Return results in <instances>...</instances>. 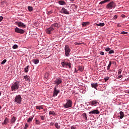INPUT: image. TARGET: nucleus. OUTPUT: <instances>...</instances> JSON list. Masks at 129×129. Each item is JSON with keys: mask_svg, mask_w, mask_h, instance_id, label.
<instances>
[{"mask_svg": "<svg viewBox=\"0 0 129 129\" xmlns=\"http://www.w3.org/2000/svg\"><path fill=\"white\" fill-rule=\"evenodd\" d=\"M33 62H34V64H38V63H39V62H40V60H39V59H33Z\"/></svg>", "mask_w": 129, "mask_h": 129, "instance_id": "nucleus-24", "label": "nucleus"}, {"mask_svg": "<svg viewBox=\"0 0 129 129\" xmlns=\"http://www.w3.org/2000/svg\"><path fill=\"white\" fill-rule=\"evenodd\" d=\"M16 117L13 116L12 119H11V123H15V122H16Z\"/></svg>", "mask_w": 129, "mask_h": 129, "instance_id": "nucleus-22", "label": "nucleus"}, {"mask_svg": "<svg viewBox=\"0 0 129 129\" xmlns=\"http://www.w3.org/2000/svg\"><path fill=\"white\" fill-rule=\"evenodd\" d=\"M1 109H2V106L0 105V110H1Z\"/></svg>", "mask_w": 129, "mask_h": 129, "instance_id": "nucleus-58", "label": "nucleus"}, {"mask_svg": "<svg viewBox=\"0 0 129 129\" xmlns=\"http://www.w3.org/2000/svg\"><path fill=\"white\" fill-rule=\"evenodd\" d=\"M32 120H33V118H28V119L27 120V122H31Z\"/></svg>", "mask_w": 129, "mask_h": 129, "instance_id": "nucleus-36", "label": "nucleus"}, {"mask_svg": "<svg viewBox=\"0 0 129 129\" xmlns=\"http://www.w3.org/2000/svg\"><path fill=\"white\" fill-rule=\"evenodd\" d=\"M104 23H100L97 24V26H98L99 27H103L104 26Z\"/></svg>", "mask_w": 129, "mask_h": 129, "instance_id": "nucleus-26", "label": "nucleus"}, {"mask_svg": "<svg viewBox=\"0 0 129 129\" xmlns=\"http://www.w3.org/2000/svg\"><path fill=\"white\" fill-rule=\"evenodd\" d=\"M52 11H49L48 13H47V14L48 15H51V14H52Z\"/></svg>", "mask_w": 129, "mask_h": 129, "instance_id": "nucleus-48", "label": "nucleus"}, {"mask_svg": "<svg viewBox=\"0 0 129 129\" xmlns=\"http://www.w3.org/2000/svg\"><path fill=\"white\" fill-rule=\"evenodd\" d=\"M125 34H127V32L122 31L121 32V35H124Z\"/></svg>", "mask_w": 129, "mask_h": 129, "instance_id": "nucleus-41", "label": "nucleus"}, {"mask_svg": "<svg viewBox=\"0 0 129 129\" xmlns=\"http://www.w3.org/2000/svg\"><path fill=\"white\" fill-rule=\"evenodd\" d=\"M16 24H17V25L19 28H22L23 29H26V25L23 22H16Z\"/></svg>", "mask_w": 129, "mask_h": 129, "instance_id": "nucleus-9", "label": "nucleus"}, {"mask_svg": "<svg viewBox=\"0 0 129 129\" xmlns=\"http://www.w3.org/2000/svg\"><path fill=\"white\" fill-rule=\"evenodd\" d=\"M75 72H76V73H77V71H76V69H75Z\"/></svg>", "mask_w": 129, "mask_h": 129, "instance_id": "nucleus-57", "label": "nucleus"}, {"mask_svg": "<svg viewBox=\"0 0 129 129\" xmlns=\"http://www.w3.org/2000/svg\"><path fill=\"white\" fill-rule=\"evenodd\" d=\"M111 66V61H109V63L107 67V70H109V69H110Z\"/></svg>", "mask_w": 129, "mask_h": 129, "instance_id": "nucleus-30", "label": "nucleus"}, {"mask_svg": "<svg viewBox=\"0 0 129 129\" xmlns=\"http://www.w3.org/2000/svg\"><path fill=\"white\" fill-rule=\"evenodd\" d=\"M90 103H91V105H96L97 103H98V102L96 100H93V101L90 102Z\"/></svg>", "mask_w": 129, "mask_h": 129, "instance_id": "nucleus-15", "label": "nucleus"}, {"mask_svg": "<svg viewBox=\"0 0 129 129\" xmlns=\"http://www.w3.org/2000/svg\"><path fill=\"white\" fill-rule=\"evenodd\" d=\"M33 1H35V0H33Z\"/></svg>", "mask_w": 129, "mask_h": 129, "instance_id": "nucleus-61", "label": "nucleus"}, {"mask_svg": "<svg viewBox=\"0 0 129 129\" xmlns=\"http://www.w3.org/2000/svg\"><path fill=\"white\" fill-rule=\"evenodd\" d=\"M122 18H123V17H125V16H124V15H122Z\"/></svg>", "mask_w": 129, "mask_h": 129, "instance_id": "nucleus-55", "label": "nucleus"}, {"mask_svg": "<svg viewBox=\"0 0 129 129\" xmlns=\"http://www.w3.org/2000/svg\"><path fill=\"white\" fill-rule=\"evenodd\" d=\"M114 53V51L113 50H111L109 51V54H113Z\"/></svg>", "mask_w": 129, "mask_h": 129, "instance_id": "nucleus-37", "label": "nucleus"}, {"mask_svg": "<svg viewBox=\"0 0 129 129\" xmlns=\"http://www.w3.org/2000/svg\"><path fill=\"white\" fill-rule=\"evenodd\" d=\"M51 27L55 29L56 28H59V24L58 23H54L51 25Z\"/></svg>", "mask_w": 129, "mask_h": 129, "instance_id": "nucleus-14", "label": "nucleus"}, {"mask_svg": "<svg viewBox=\"0 0 129 129\" xmlns=\"http://www.w3.org/2000/svg\"><path fill=\"white\" fill-rule=\"evenodd\" d=\"M50 125H54V122H51L50 123Z\"/></svg>", "mask_w": 129, "mask_h": 129, "instance_id": "nucleus-53", "label": "nucleus"}, {"mask_svg": "<svg viewBox=\"0 0 129 129\" xmlns=\"http://www.w3.org/2000/svg\"><path fill=\"white\" fill-rule=\"evenodd\" d=\"M109 80V77H107L104 78L105 82H106V81H107V80Z\"/></svg>", "mask_w": 129, "mask_h": 129, "instance_id": "nucleus-38", "label": "nucleus"}, {"mask_svg": "<svg viewBox=\"0 0 129 129\" xmlns=\"http://www.w3.org/2000/svg\"><path fill=\"white\" fill-rule=\"evenodd\" d=\"M73 102L71 100H68L66 104L63 105L64 108H69V107H72Z\"/></svg>", "mask_w": 129, "mask_h": 129, "instance_id": "nucleus-5", "label": "nucleus"}, {"mask_svg": "<svg viewBox=\"0 0 129 129\" xmlns=\"http://www.w3.org/2000/svg\"><path fill=\"white\" fill-rule=\"evenodd\" d=\"M100 55H101L102 56H103V55H104V52H103V51H100Z\"/></svg>", "mask_w": 129, "mask_h": 129, "instance_id": "nucleus-46", "label": "nucleus"}, {"mask_svg": "<svg viewBox=\"0 0 129 129\" xmlns=\"http://www.w3.org/2000/svg\"><path fill=\"white\" fill-rule=\"evenodd\" d=\"M82 116H83L84 120H86V121H87V115L86 113H83V114L82 115Z\"/></svg>", "mask_w": 129, "mask_h": 129, "instance_id": "nucleus-17", "label": "nucleus"}, {"mask_svg": "<svg viewBox=\"0 0 129 129\" xmlns=\"http://www.w3.org/2000/svg\"><path fill=\"white\" fill-rule=\"evenodd\" d=\"M58 86H55V87L53 88V97H55V96H57L58 95V93H60V90L58 89Z\"/></svg>", "mask_w": 129, "mask_h": 129, "instance_id": "nucleus-4", "label": "nucleus"}, {"mask_svg": "<svg viewBox=\"0 0 129 129\" xmlns=\"http://www.w3.org/2000/svg\"><path fill=\"white\" fill-rule=\"evenodd\" d=\"M121 77H122V75H120V76H118V79H119L121 78Z\"/></svg>", "mask_w": 129, "mask_h": 129, "instance_id": "nucleus-52", "label": "nucleus"}, {"mask_svg": "<svg viewBox=\"0 0 129 129\" xmlns=\"http://www.w3.org/2000/svg\"><path fill=\"white\" fill-rule=\"evenodd\" d=\"M4 19V18L2 16L0 17V22H2V21H3V20Z\"/></svg>", "mask_w": 129, "mask_h": 129, "instance_id": "nucleus-49", "label": "nucleus"}, {"mask_svg": "<svg viewBox=\"0 0 129 129\" xmlns=\"http://www.w3.org/2000/svg\"><path fill=\"white\" fill-rule=\"evenodd\" d=\"M71 129H76V127L75 126H72L71 127Z\"/></svg>", "mask_w": 129, "mask_h": 129, "instance_id": "nucleus-50", "label": "nucleus"}, {"mask_svg": "<svg viewBox=\"0 0 129 129\" xmlns=\"http://www.w3.org/2000/svg\"><path fill=\"white\" fill-rule=\"evenodd\" d=\"M1 95H2V92H1V91H0V96H1Z\"/></svg>", "mask_w": 129, "mask_h": 129, "instance_id": "nucleus-60", "label": "nucleus"}, {"mask_svg": "<svg viewBox=\"0 0 129 129\" xmlns=\"http://www.w3.org/2000/svg\"><path fill=\"white\" fill-rule=\"evenodd\" d=\"M113 19L114 20H115L116 19H117V16L116 15H115L114 17H113Z\"/></svg>", "mask_w": 129, "mask_h": 129, "instance_id": "nucleus-51", "label": "nucleus"}, {"mask_svg": "<svg viewBox=\"0 0 129 129\" xmlns=\"http://www.w3.org/2000/svg\"><path fill=\"white\" fill-rule=\"evenodd\" d=\"M18 45L17 44H15V45H14L13 46V49H18Z\"/></svg>", "mask_w": 129, "mask_h": 129, "instance_id": "nucleus-35", "label": "nucleus"}, {"mask_svg": "<svg viewBox=\"0 0 129 129\" xmlns=\"http://www.w3.org/2000/svg\"><path fill=\"white\" fill-rule=\"evenodd\" d=\"M91 87L92 88H95V89H96L97 90V87H98V84L97 83H92L91 84Z\"/></svg>", "mask_w": 129, "mask_h": 129, "instance_id": "nucleus-13", "label": "nucleus"}, {"mask_svg": "<svg viewBox=\"0 0 129 129\" xmlns=\"http://www.w3.org/2000/svg\"><path fill=\"white\" fill-rule=\"evenodd\" d=\"M28 126H29V125H28V123H26V124H25V126H24V129H26V128H27Z\"/></svg>", "mask_w": 129, "mask_h": 129, "instance_id": "nucleus-40", "label": "nucleus"}, {"mask_svg": "<svg viewBox=\"0 0 129 129\" xmlns=\"http://www.w3.org/2000/svg\"><path fill=\"white\" fill-rule=\"evenodd\" d=\"M119 114H120V118L121 119L122 118H123V115H124V114H123V112H122V111H120V112H119Z\"/></svg>", "mask_w": 129, "mask_h": 129, "instance_id": "nucleus-25", "label": "nucleus"}, {"mask_svg": "<svg viewBox=\"0 0 129 129\" xmlns=\"http://www.w3.org/2000/svg\"><path fill=\"white\" fill-rule=\"evenodd\" d=\"M54 30V28H53L50 26L49 28L46 29L45 32L47 34H49L50 35L51 34V32H53Z\"/></svg>", "mask_w": 129, "mask_h": 129, "instance_id": "nucleus-10", "label": "nucleus"}, {"mask_svg": "<svg viewBox=\"0 0 129 129\" xmlns=\"http://www.w3.org/2000/svg\"><path fill=\"white\" fill-rule=\"evenodd\" d=\"M121 69H119L118 72V74H121Z\"/></svg>", "mask_w": 129, "mask_h": 129, "instance_id": "nucleus-47", "label": "nucleus"}, {"mask_svg": "<svg viewBox=\"0 0 129 129\" xmlns=\"http://www.w3.org/2000/svg\"><path fill=\"white\" fill-rule=\"evenodd\" d=\"M24 79H25L26 81H28L29 82H30L31 80V79L30 78V76L28 75L24 76Z\"/></svg>", "mask_w": 129, "mask_h": 129, "instance_id": "nucleus-16", "label": "nucleus"}, {"mask_svg": "<svg viewBox=\"0 0 129 129\" xmlns=\"http://www.w3.org/2000/svg\"><path fill=\"white\" fill-rule=\"evenodd\" d=\"M7 62V59H4L3 61H2L1 64H5Z\"/></svg>", "mask_w": 129, "mask_h": 129, "instance_id": "nucleus-43", "label": "nucleus"}, {"mask_svg": "<svg viewBox=\"0 0 129 129\" xmlns=\"http://www.w3.org/2000/svg\"><path fill=\"white\" fill-rule=\"evenodd\" d=\"M62 83V79L60 78H57L55 81L53 82V84H55V86H57L59 88V85Z\"/></svg>", "mask_w": 129, "mask_h": 129, "instance_id": "nucleus-7", "label": "nucleus"}, {"mask_svg": "<svg viewBox=\"0 0 129 129\" xmlns=\"http://www.w3.org/2000/svg\"><path fill=\"white\" fill-rule=\"evenodd\" d=\"M116 7V5H115V3L114 2H112L108 4L107 6H106V9L108 10H111L112 9H114Z\"/></svg>", "mask_w": 129, "mask_h": 129, "instance_id": "nucleus-3", "label": "nucleus"}, {"mask_svg": "<svg viewBox=\"0 0 129 129\" xmlns=\"http://www.w3.org/2000/svg\"><path fill=\"white\" fill-rule=\"evenodd\" d=\"M126 93H129V91H127Z\"/></svg>", "mask_w": 129, "mask_h": 129, "instance_id": "nucleus-56", "label": "nucleus"}, {"mask_svg": "<svg viewBox=\"0 0 129 129\" xmlns=\"http://www.w3.org/2000/svg\"><path fill=\"white\" fill-rule=\"evenodd\" d=\"M58 4L60 6H65V5H66V3H65V2L63 1H58Z\"/></svg>", "mask_w": 129, "mask_h": 129, "instance_id": "nucleus-19", "label": "nucleus"}, {"mask_svg": "<svg viewBox=\"0 0 129 129\" xmlns=\"http://www.w3.org/2000/svg\"><path fill=\"white\" fill-rule=\"evenodd\" d=\"M67 62H65L64 61L61 62V65L62 66V67H65L66 66V64Z\"/></svg>", "mask_w": 129, "mask_h": 129, "instance_id": "nucleus-33", "label": "nucleus"}, {"mask_svg": "<svg viewBox=\"0 0 129 129\" xmlns=\"http://www.w3.org/2000/svg\"><path fill=\"white\" fill-rule=\"evenodd\" d=\"M99 113V111L98 109L94 110L93 111H91L89 112L90 114H98Z\"/></svg>", "mask_w": 129, "mask_h": 129, "instance_id": "nucleus-12", "label": "nucleus"}, {"mask_svg": "<svg viewBox=\"0 0 129 129\" xmlns=\"http://www.w3.org/2000/svg\"><path fill=\"white\" fill-rule=\"evenodd\" d=\"M20 81H16L11 86L12 91H16L20 88Z\"/></svg>", "mask_w": 129, "mask_h": 129, "instance_id": "nucleus-1", "label": "nucleus"}, {"mask_svg": "<svg viewBox=\"0 0 129 129\" xmlns=\"http://www.w3.org/2000/svg\"><path fill=\"white\" fill-rule=\"evenodd\" d=\"M82 25L83 27H87L88 25H89V22H82Z\"/></svg>", "mask_w": 129, "mask_h": 129, "instance_id": "nucleus-18", "label": "nucleus"}, {"mask_svg": "<svg viewBox=\"0 0 129 129\" xmlns=\"http://www.w3.org/2000/svg\"><path fill=\"white\" fill-rule=\"evenodd\" d=\"M82 43L75 42V45H82Z\"/></svg>", "mask_w": 129, "mask_h": 129, "instance_id": "nucleus-45", "label": "nucleus"}, {"mask_svg": "<svg viewBox=\"0 0 129 129\" xmlns=\"http://www.w3.org/2000/svg\"><path fill=\"white\" fill-rule=\"evenodd\" d=\"M40 124V121L38 120H36V124Z\"/></svg>", "mask_w": 129, "mask_h": 129, "instance_id": "nucleus-44", "label": "nucleus"}, {"mask_svg": "<svg viewBox=\"0 0 129 129\" xmlns=\"http://www.w3.org/2000/svg\"><path fill=\"white\" fill-rule=\"evenodd\" d=\"M71 1V2H74V1H75V0H70Z\"/></svg>", "mask_w": 129, "mask_h": 129, "instance_id": "nucleus-59", "label": "nucleus"}, {"mask_svg": "<svg viewBox=\"0 0 129 129\" xmlns=\"http://www.w3.org/2000/svg\"><path fill=\"white\" fill-rule=\"evenodd\" d=\"M61 14H65V15H69V12L68 11L65 9L64 8H62L61 11H60Z\"/></svg>", "mask_w": 129, "mask_h": 129, "instance_id": "nucleus-11", "label": "nucleus"}, {"mask_svg": "<svg viewBox=\"0 0 129 129\" xmlns=\"http://www.w3.org/2000/svg\"><path fill=\"white\" fill-rule=\"evenodd\" d=\"M28 11H29V12H32V11H33V7H32L31 6H28Z\"/></svg>", "mask_w": 129, "mask_h": 129, "instance_id": "nucleus-32", "label": "nucleus"}, {"mask_svg": "<svg viewBox=\"0 0 129 129\" xmlns=\"http://www.w3.org/2000/svg\"><path fill=\"white\" fill-rule=\"evenodd\" d=\"M49 114L52 115H55V112L54 111H50L49 112Z\"/></svg>", "mask_w": 129, "mask_h": 129, "instance_id": "nucleus-29", "label": "nucleus"}, {"mask_svg": "<svg viewBox=\"0 0 129 129\" xmlns=\"http://www.w3.org/2000/svg\"><path fill=\"white\" fill-rule=\"evenodd\" d=\"M9 121V119L7 117L5 118V119L4 121V122L2 123V124H7Z\"/></svg>", "mask_w": 129, "mask_h": 129, "instance_id": "nucleus-20", "label": "nucleus"}, {"mask_svg": "<svg viewBox=\"0 0 129 129\" xmlns=\"http://www.w3.org/2000/svg\"><path fill=\"white\" fill-rule=\"evenodd\" d=\"M78 70L79 71H81V72H82V71H83V68H82V67H79V69Z\"/></svg>", "mask_w": 129, "mask_h": 129, "instance_id": "nucleus-34", "label": "nucleus"}, {"mask_svg": "<svg viewBox=\"0 0 129 129\" xmlns=\"http://www.w3.org/2000/svg\"><path fill=\"white\" fill-rule=\"evenodd\" d=\"M66 66H68V67H69L70 69L71 68V63L67 62Z\"/></svg>", "mask_w": 129, "mask_h": 129, "instance_id": "nucleus-31", "label": "nucleus"}, {"mask_svg": "<svg viewBox=\"0 0 129 129\" xmlns=\"http://www.w3.org/2000/svg\"><path fill=\"white\" fill-rule=\"evenodd\" d=\"M29 68H30V67L29 66H27L25 69H24V72L25 73H28L29 72Z\"/></svg>", "mask_w": 129, "mask_h": 129, "instance_id": "nucleus-21", "label": "nucleus"}, {"mask_svg": "<svg viewBox=\"0 0 129 129\" xmlns=\"http://www.w3.org/2000/svg\"><path fill=\"white\" fill-rule=\"evenodd\" d=\"M64 51H65V55L66 57H69L70 52L71 50H70V48H69V46L68 45H66L64 47Z\"/></svg>", "mask_w": 129, "mask_h": 129, "instance_id": "nucleus-6", "label": "nucleus"}, {"mask_svg": "<svg viewBox=\"0 0 129 129\" xmlns=\"http://www.w3.org/2000/svg\"><path fill=\"white\" fill-rule=\"evenodd\" d=\"M40 117L42 120H44L45 119V117L44 116L40 115Z\"/></svg>", "mask_w": 129, "mask_h": 129, "instance_id": "nucleus-39", "label": "nucleus"}, {"mask_svg": "<svg viewBox=\"0 0 129 129\" xmlns=\"http://www.w3.org/2000/svg\"><path fill=\"white\" fill-rule=\"evenodd\" d=\"M117 26H118V27H121V26H120V25H119V23H118V24H117Z\"/></svg>", "mask_w": 129, "mask_h": 129, "instance_id": "nucleus-54", "label": "nucleus"}, {"mask_svg": "<svg viewBox=\"0 0 129 129\" xmlns=\"http://www.w3.org/2000/svg\"><path fill=\"white\" fill-rule=\"evenodd\" d=\"M105 51H106V52H108V51H110V48H108V47L106 48H105Z\"/></svg>", "mask_w": 129, "mask_h": 129, "instance_id": "nucleus-42", "label": "nucleus"}, {"mask_svg": "<svg viewBox=\"0 0 129 129\" xmlns=\"http://www.w3.org/2000/svg\"><path fill=\"white\" fill-rule=\"evenodd\" d=\"M54 126L56 127V128H57V129L60 128V125H58L57 122L55 123Z\"/></svg>", "mask_w": 129, "mask_h": 129, "instance_id": "nucleus-28", "label": "nucleus"}, {"mask_svg": "<svg viewBox=\"0 0 129 129\" xmlns=\"http://www.w3.org/2000/svg\"><path fill=\"white\" fill-rule=\"evenodd\" d=\"M36 109H39V110H41V109H43V107H42V106H36Z\"/></svg>", "mask_w": 129, "mask_h": 129, "instance_id": "nucleus-27", "label": "nucleus"}, {"mask_svg": "<svg viewBox=\"0 0 129 129\" xmlns=\"http://www.w3.org/2000/svg\"><path fill=\"white\" fill-rule=\"evenodd\" d=\"M110 0H104V1H101L100 2L99 5H102L103 4H105L107 2H109Z\"/></svg>", "mask_w": 129, "mask_h": 129, "instance_id": "nucleus-23", "label": "nucleus"}, {"mask_svg": "<svg viewBox=\"0 0 129 129\" xmlns=\"http://www.w3.org/2000/svg\"><path fill=\"white\" fill-rule=\"evenodd\" d=\"M15 32L16 33H18L19 34H24L25 30L22 29H20L18 27H16L15 28Z\"/></svg>", "mask_w": 129, "mask_h": 129, "instance_id": "nucleus-8", "label": "nucleus"}, {"mask_svg": "<svg viewBox=\"0 0 129 129\" xmlns=\"http://www.w3.org/2000/svg\"><path fill=\"white\" fill-rule=\"evenodd\" d=\"M14 102L17 104H22V97H21V95H18L15 97Z\"/></svg>", "mask_w": 129, "mask_h": 129, "instance_id": "nucleus-2", "label": "nucleus"}]
</instances>
